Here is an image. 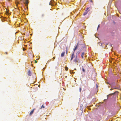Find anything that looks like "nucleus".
Here are the masks:
<instances>
[{"label":"nucleus","instance_id":"1","mask_svg":"<svg viewBox=\"0 0 121 121\" xmlns=\"http://www.w3.org/2000/svg\"><path fill=\"white\" fill-rule=\"evenodd\" d=\"M118 92L117 91H115L114 93H112V94H109V95H115V96H117L118 95ZM107 96H108V95Z\"/></svg>","mask_w":121,"mask_h":121},{"label":"nucleus","instance_id":"2","mask_svg":"<svg viewBox=\"0 0 121 121\" xmlns=\"http://www.w3.org/2000/svg\"><path fill=\"white\" fill-rule=\"evenodd\" d=\"M56 4H54V1H51L49 3V5H51L52 6L54 5H56Z\"/></svg>","mask_w":121,"mask_h":121},{"label":"nucleus","instance_id":"3","mask_svg":"<svg viewBox=\"0 0 121 121\" xmlns=\"http://www.w3.org/2000/svg\"><path fill=\"white\" fill-rule=\"evenodd\" d=\"M85 55V53L84 52H82L81 54V56L82 59H84V56Z\"/></svg>","mask_w":121,"mask_h":121},{"label":"nucleus","instance_id":"4","mask_svg":"<svg viewBox=\"0 0 121 121\" xmlns=\"http://www.w3.org/2000/svg\"><path fill=\"white\" fill-rule=\"evenodd\" d=\"M78 47V43L77 45L76 46L75 48L73 50L74 52L75 51L77 50Z\"/></svg>","mask_w":121,"mask_h":121},{"label":"nucleus","instance_id":"5","mask_svg":"<svg viewBox=\"0 0 121 121\" xmlns=\"http://www.w3.org/2000/svg\"><path fill=\"white\" fill-rule=\"evenodd\" d=\"M35 109H33L31 111V112H30V114H29V115L30 116H31V115L33 113L34 110H35Z\"/></svg>","mask_w":121,"mask_h":121},{"label":"nucleus","instance_id":"6","mask_svg":"<svg viewBox=\"0 0 121 121\" xmlns=\"http://www.w3.org/2000/svg\"><path fill=\"white\" fill-rule=\"evenodd\" d=\"M65 54V52H62L61 53V57H63L64 56V55Z\"/></svg>","mask_w":121,"mask_h":121},{"label":"nucleus","instance_id":"7","mask_svg":"<svg viewBox=\"0 0 121 121\" xmlns=\"http://www.w3.org/2000/svg\"><path fill=\"white\" fill-rule=\"evenodd\" d=\"M31 74V73L30 70H29L28 71V74L29 76H30Z\"/></svg>","mask_w":121,"mask_h":121},{"label":"nucleus","instance_id":"8","mask_svg":"<svg viewBox=\"0 0 121 121\" xmlns=\"http://www.w3.org/2000/svg\"><path fill=\"white\" fill-rule=\"evenodd\" d=\"M88 12L87 11V10H86L85 12H84L83 14V15H86L87 13Z\"/></svg>","mask_w":121,"mask_h":121},{"label":"nucleus","instance_id":"9","mask_svg":"<svg viewBox=\"0 0 121 121\" xmlns=\"http://www.w3.org/2000/svg\"><path fill=\"white\" fill-rule=\"evenodd\" d=\"M74 61L75 63H76L78 62L77 60V58H76L74 60Z\"/></svg>","mask_w":121,"mask_h":121},{"label":"nucleus","instance_id":"10","mask_svg":"<svg viewBox=\"0 0 121 121\" xmlns=\"http://www.w3.org/2000/svg\"><path fill=\"white\" fill-rule=\"evenodd\" d=\"M44 16V14H41V18L43 17Z\"/></svg>","mask_w":121,"mask_h":121},{"label":"nucleus","instance_id":"11","mask_svg":"<svg viewBox=\"0 0 121 121\" xmlns=\"http://www.w3.org/2000/svg\"><path fill=\"white\" fill-rule=\"evenodd\" d=\"M26 0V2H25V3L26 4H27L28 3V2L27 0Z\"/></svg>","mask_w":121,"mask_h":121},{"label":"nucleus","instance_id":"12","mask_svg":"<svg viewBox=\"0 0 121 121\" xmlns=\"http://www.w3.org/2000/svg\"><path fill=\"white\" fill-rule=\"evenodd\" d=\"M74 52H73L72 53L71 57H74Z\"/></svg>","mask_w":121,"mask_h":121},{"label":"nucleus","instance_id":"13","mask_svg":"<svg viewBox=\"0 0 121 121\" xmlns=\"http://www.w3.org/2000/svg\"><path fill=\"white\" fill-rule=\"evenodd\" d=\"M65 68L66 71L68 69V68L67 67H65Z\"/></svg>","mask_w":121,"mask_h":121},{"label":"nucleus","instance_id":"14","mask_svg":"<svg viewBox=\"0 0 121 121\" xmlns=\"http://www.w3.org/2000/svg\"><path fill=\"white\" fill-rule=\"evenodd\" d=\"M45 108V107L43 106V105L41 106V109L42 108Z\"/></svg>","mask_w":121,"mask_h":121},{"label":"nucleus","instance_id":"15","mask_svg":"<svg viewBox=\"0 0 121 121\" xmlns=\"http://www.w3.org/2000/svg\"><path fill=\"white\" fill-rule=\"evenodd\" d=\"M82 71L83 72H85V70L83 68H82Z\"/></svg>","mask_w":121,"mask_h":121},{"label":"nucleus","instance_id":"16","mask_svg":"<svg viewBox=\"0 0 121 121\" xmlns=\"http://www.w3.org/2000/svg\"><path fill=\"white\" fill-rule=\"evenodd\" d=\"M19 3V2H18L17 1L16 2V5H17V4H18Z\"/></svg>","mask_w":121,"mask_h":121},{"label":"nucleus","instance_id":"17","mask_svg":"<svg viewBox=\"0 0 121 121\" xmlns=\"http://www.w3.org/2000/svg\"><path fill=\"white\" fill-rule=\"evenodd\" d=\"M98 44H99V45L100 46H101L102 45V43H101L100 42H99L98 43Z\"/></svg>","mask_w":121,"mask_h":121},{"label":"nucleus","instance_id":"18","mask_svg":"<svg viewBox=\"0 0 121 121\" xmlns=\"http://www.w3.org/2000/svg\"><path fill=\"white\" fill-rule=\"evenodd\" d=\"M81 89H82L81 88V87H80V88H79V90H80V92H81Z\"/></svg>","mask_w":121,"mask_h":121},{"label":"nucleus","instance_id":"19","mask_svg":"<svg viewBox=\"0 0 121 121\" xmlns=\"http://www.w3.org/2000/svg\"><path fill=\"white\" fill-rule=\"evenodd\" d=\"M23 50L24 51L25 50V48H23Z\"/></svg>","mask_w":121,"mask_h":121},{"label":"nucleus","instance_id":"20","mask_svg":"<svg viewBox=\"0 0 121 121\" xmlns=\"http://www.w3.org/2000/svg\"><path fill=\"white\" fill-rule=\"evenodd\" d=\"M73 57H71V60H72Z\"/></svg>","mask_w":121,"mask_h":121},{"label":"nucleus","instance_id":"21","mask_svg":"<svg viewBox=\"0 0 121 121\" xmlns=\"http://www.w3.org/2000/svg\"><path fill=\"white\" fill-rule=\"evenodd\" d=\"M100 26V25H99L98 26V28H97V30L98 29V28Z\"/></svg>","mask_w":121,"mask_h":121},{"label":"nucleus","instance_id":"22","mask_svg":"<svg viewBox=\"0 0 121 121\" xmlns=\"http://www.w3.org/2000/svg\"><path fill=\"white\" fill-rule=\"evenodd\" d=\"M35 63H37V61L36 60H35Z\"/></svg>","mask_w":121,"mask_h":121},{"label":"nucleus","instance_id":"23","mask_svg":"<svg viewBox=\"0 0 121 121\" xmlns=\"http://www.w3.org/2000/svg\"><path fill=\"white\" fill-rule=\"evenodd\" d=\"M67 49H66V54H67Z\"/></svg>","mask_w":121,"mask_h":121},{"label":"nucleus","instance_id":"24","mask_svg":"<svg viewBox=\"0 0 121 121\" xmlns=\"http://www.w3.org/2000/svg\"><path fill=\"white\" fill-rule=\"evenodd\" d=\"M5 53L6 54H7V52H5Z\"/></svg>","mask_w":121,"mask_h":121},{"label":"nucleus","instance_id":"25","mask_svg":"<svg viewBox=\"0 0 121 121\" xmlns=\"http://www.w3.org/2000/svg\"><path fill=\"white\" fill-rule=\"evenodd\" d=\"M55 57H53V59H55Z\"/></svg>","mask_w":121,"mask_h":121},{"label":"nucleus","instance_id":"26","mask_svg":"<svg viewBox=\"0 0 121 121\" xmlns=\"http://www.w3.org/2000/svg\"><path fill=\"white\" fill-rule=\"evenodd\" d=\"M90 1H91V2H92V0H90Z\"/></svg>","mask_w":121,"mask_h":121},{"label":"nucleus","instance_id":"27","mask_svg":"<svg viewBox=\"0 0 121 121\" xmlns=\"http://www.w3.org/2000/svg\"><path fill=\"white\" fill-rule=\"evenodd\" d=\"M82 105H81V107H82Z\"/></svg>","mask_w":121,"mask_h":121},{"label":"nucleus","instance_id":"28","mask_svg":"<svg viewBox=\"0 0 121 121\" xmlns=\"http://www.w3.org/2000/svg\"><path fill=\"white\" fill-rule=\"evenodd\" d=\"M74 70H76V69H74Z\"/></svg>","mask_w":121,"mask_h":121},{"label":"nucleus","instance_id":"29","mask_svg":"<svg viewBox=\"0 0 121 121\" xmlns=\"http://www.w3.org/2000/svg\"><path fill=\"white\" fill-rule=\"evenodd\" d=\"M112 90V89H110V90Z\"/></svg>","mask_w":121,"mask_h":121},{"label":"nucleus","instance_id":"30","mask_svg":"<svg viewBox=\"0 0 121 121\" xmlns=\"http://www.w3.org/2000/svg\"><path fill=\"white\" fill-rule=\"evenodd\" d=\"M87 10L88 9V8H87Z\"/></svg>","mask_w":121,"mask_h":121}]
</instances>
